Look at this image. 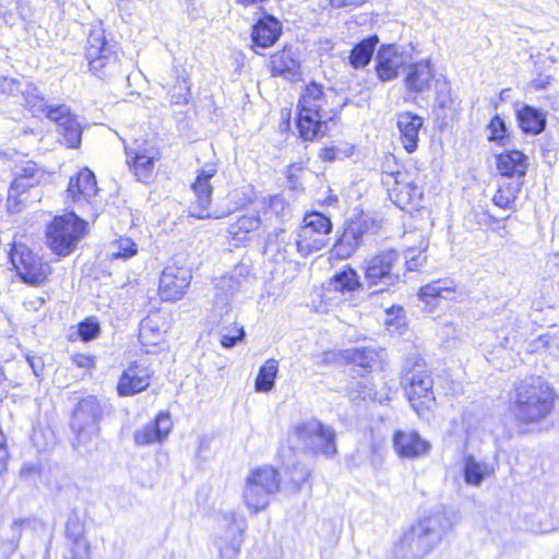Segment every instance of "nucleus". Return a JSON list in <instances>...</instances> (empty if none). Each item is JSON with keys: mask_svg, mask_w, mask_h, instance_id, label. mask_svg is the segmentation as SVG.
<instances>
[{"mask_svg": "<svg viewBox=\"0 0 559 559\" xmlns=\"http://www.w3.org/2000/svg\"><path fill=\"white\" fill-rule=\"evenodd\" d=\"M377 75L382 82L395 79L406 64L407 56L396 45L382 46L376 56Z\"/></svg>", "mask_w": 559, "mask_h": 559, "instance_id": "obj_21", "label": "nucleus"}, {"mask_svg": "<svg viewBox=\"0 0 559 559\" xmlns=\"http://www.w3.org/2000/svg\"><path fill=\"white\" fill-rule=\"evenodd\" d=\"M280 489L276 469L262 466L249 473L242 492L243 501L252 513H258L270 503V497Z\"/></svg>", "mask_w": 559, "mask_h": 559, "instance_id": "obj_8", "label": "nucleus"}, {"mask_svg": "<svg viewBox=\"0 0 559 559\" xmlns=\"http://www.w3.org/2000/svg\"><path fill=\"white\" fill-rule=\"evenodd\" d=\"M428 555V550L408 531L403 534L393 552L394 559H424Z\"/></svg>", "mask_w": 559, "mask_h": 559, "instance_id": "obj_37", "label": "nucleus"}, {"mask_svg": "<svg viewBox=\"0 0 559 559\" xmlns=\"http://www.w3.org/2000/svg\"><path fill=\"white\" fill-rule=\"evenodd\" d=\"M216 171L214 165H206L203 169L198 171L197 178L191 186L195 198L190 206L191 216L200 219L221 218L223 216L216 212H210L213 192L210 180L216 175Z\"/></svg>", "mask_w": 559, "mask_h": 559, "instance_id": "obj_15", "label": "nucleus"}, {"mask_svg": "<svg viewBox=\"0 0 559 559\" xmlns=\"http://www.w3.org/2000/svg\"><path fill=\"white\" fill-rule=\"evenodd\" d=\"M148 385L150 377L147 370L138 365H131L121 374L117 390L119 395L128 396L142 392Z\"/></svg>", "mask_w": 559, "mask_h": 559, "instance_id": "obj_28", "label": "nucleus"}, {"mask_svg": "<svg viewBox=\"0 0 559 559\" xmlns=\"http://www.w3.org/2000/svg\"><path fill=\"white\" fill-rule=\"evenodd\" d=\"M302 225L320 233L322 236L328 238V235L332 231L331 219L319 212H312L304 217Z\"/></svg>", "mask_w": 559, "mask_h": 559, "instance_id": "obj_47", "label": "nucleus"}, {"mask_svg": "<svg viewBox=\"0 0 559 559\" xmlns=\"http://www.w3.org/2000/svg\"><path fill=\"white\" fill-rule=\"evenodd\" d=\"M310 476V471L304 465H294L290 472V479L296 487H300Z\"/></svg>", "mask_w": 559, "mask_h": 559, "instance_id": "obj_58", "label": "nucleus"}, {"mask_svg": "<svg viewBox=\"0 0 559 559\" xmlns=\"http://www.w3.org/2000/svg\"><path fill=\"white\" fill-rule=\"evenodd\" d=\"M262 225L258 215H242L228 227V234L236 242H243L248 235L260 229Z\"/></svg>", "mask_w": 559, "mask_h": 559, "instance_id": "obj_39", "label": "nucleus"}, {"mask_svg": "<svg viewBox=\"0 0 559 559\" xmlns=\"http://www.w3.org/2000/svg\"><path fill=\"white\" fill-rule=\"evenodd\" d=\"M368 0H330L333 9H352L365 4Z\"/></svg>", "mask_w": 559, "mask_h": 559, "instance_id": "obj_62", "label": "nucleus"}, {"mask_svg": "<svg viewBox=\"0 0 559 559\" xmlns=\"http://www.w3.org/2000/svg\"><path fill=\"white\" fill-rule=\"evenodd\" d=\"M381 182L386 188L391 201L402 210L417 209L423 198V188L412 174L405 170L383 171Z\"/></svg>", "mask_w": 559, "mask_h": 559, "instance_id": "obj_9", "label": "nucleus"}, {"mask_svg": "<svg viewBox=\"0 0 559 559\" xmlns=\"http://www.w3.org/2000/svg\"><path fill=\"white\" fill-rule=\"evenodd\" d=\"M540 349L547 350L552 356H559V333L543 334L528 345V352L535 353Z\"/></svg>", "mask_w": 559, "mask_h": 559, "instance_id": "obj_48", "label": "nucleus"}, {"mask_svg": "<svg viewBox=\"0 0 559 559\" xmlns=\"http://www.w3.org/2000/svg\"><path fill=\"white\" fill-rule=\"evenodd\" d=\"M556 392L540 377L514 382L509 393V409L519 424H539L554 411Z\"/></svg>", "mask_w": 559, "mask_h": 559, "instance_id": "obj_3", "label": "nucleus"}, {"mask_svg": "<svg viewBox=\"0 0 559 559\" xmlns=\"http://www.w3.org/2000/svg\"><path fill=\"white\" fill-rule=\"evenodd\" d=\"M269 206L277 215H285V211L288 209L284 199L280 195L270 198Z\"/></svg>", "mask_w": 559, "mask_h": 559, "instance_id": "obj_61", "label": "nucleus"}, {"mask_svg": "<svg viewBox=\"0 0 559 559\" xmlns=\"http://www.w3.org/2000/svg\"><path fill=\"white\" fill-rule=\"evenodd\" d=\"M277 239L284 243L282 249L283 259L290 257V252L294 247L300 253V255L305 258L312 252L322 250L328 243V238L325 236H322L320 233H317L316 230L305 225L300 226L296 238L289 236L288 240L286 241V235L283 230H281V233L277 235Z\"/></svg>", "mask_w": 559, "mask_h": 559, "instance_id": "obj_17", "label": "nucleus"}, {"mask_svg": "<svg viewBox=\"0 0 559 559\" xmlns=\"http://www.w3.org/2000/svg\"><path fill=\"white\" fill-rule=\"evenodd\" d=\"M192 280L191 267L180 258L171 260L163 270L159 277L158 292L160 298L165 301H176L181 299Z\"/></svg>", "mask_w": 559, "mask_h": 559, "instance_id": "obj_13", "label": "nucleus"}, {"mask_svg": "<svg viewBox=\"0 0 559 559\" xmlns=\"http://www.w3.org/2000/svg\"><path fill=\"white\" fill-rule=\"evenodd\" d=\"M240 280L235 275H224L217 278L213 296L214 306L219 310L227 308L233 296L240 288Z\"/></svg>", "mask_w": 559, "mask_h": 559, "instance_id": "obj_35", "label": "nucleus"}, {"mask_svg": "<svg viewBox=\"0 0 559 559\" xmlns=\"http://www.w3.org/2000/svg\"><path fill=\"white\" fill-rule=\"evenodd\" d=\"M405 392L414 411L420 414L435 400L431 376L424 369H413L403 377Z\"/></svg>", "mask_w": 559, "mask_h": 559, "instance_id": "obj_16", "label": "nucleus"}, {"mask_svg": "<svg viewBox=\"0 0 559 559\" xmlns=\"http://www.w3.org/2000/svg\"><path fill=\"white\" fill-rule=\"evenodd\" d=\"M353 150L354 147L348 144H346L344 148L331 145L321 148L319 156L322 160L333 162L350 156L353 154Z\"/></svg>", "mask_w": 559, "mask_h": 559, "instance_id": "obj_52", "label": "nucleus"}, {"mask_svg": "<svg viewBox=\"0 0 559 559\" xmlns=\"http://www.w3.org/2000/svg\"><path fill=\"white\" fill-rule=\"evenodd\" d=\"M437 79L433 72V66L430 60L427 59L408 66L404 84L407 92L424 94L431 90Z\"/></svg>", "mask_w": 559, "mask_h": 559, "instance_id": "obj_24", "label": "nucleus"}, {"mask_svg": "<svg viewBox=\"0 0 559 559\" xmlns=\"http://www.w3.org/2000/svg\"><path fill=\"white\" fill-rule=\"evenodd\" d=\"M171 73L175 82L168 90L170 102L175 105L187 104L190 93V85L188 83L186 71L183 69L179 70L177 67H174Z\"/></svg>", "mask_w": 559, "mask_h": 559, "instance_id": "obj_44", "label": "nucleus"}, {"mask_svg": "<svg viewBox=\"0 0 559 559\" xmlns=\"http://www.w3.org/2000/svg\"><path fill=\"white\" fill-rule=\"evenodd\" d=\"M452 521L444 510H436L413 524L408 533L430 554L452 530Z\"/></svg>", "mask_w": 559, "mask_h": 559, "instance_id": "obj_11", "label": "nucleus"}, {"mask_svg": "<svg viewBox=\"0 0 559 559\" xmlns=\"http://www.w3.org/2000/svg\"><path fill=\"white\" fill-rule=\"evenodd\" d=\"M26 361L29 365L34 376L36 378H40L43 376L44 369H45V364H44L43 358L39 356H36V355L27 354Z\"/></svg>", "mask_w": 559, "mask_h": 559, "instance_id": "obj_59", "label": "nucleus"}, {"mask_svg": "<svg viewBox=\"0 0 559 559\" xmlns=\"http://www.w3.org/2000/svg\"><path fill=\"white\" fill-rule=\"evenodd\" d=\"M97 183L95 175L88 168L81 169L72 176L67 189V197L74 203L90 202L96 195Z\"/></svg>", "mask_w": 559, "mask_h": 559, "instance_id": "obj_27", "label": "nucleus"}, {"mask_svg": "<svg viewBox=\"0 0 559 559\" xmlns=\"http://www.w3.org/2000/svg\"><path fill=\"white\" fill-rule=\"evenodd\" d=\"M24 83L15 78L0 75V94L16 97L20 95Z\"/></svg>", "mask_w": 559, "mask_h": 559, "instance_id": "obj_54", "label": "nucleus"}, {"mask_svg": "<svg viewBox=\"0 0 559 559\" xmlns=\"http://www.w3.org/2000/svg\"><path fill=\"white\" fill-rule=\"evenodd\" d=\"M69 551L64 559H91V545L84 536V523L72 512L66 523Z\"/></svg>", "mask_w": 559, "mask_h": 559, "instance_id": "obj_22", "label": "nucleus"}, {"mask_svg": "<svg viewBox=\"0 0 559 559\" xmlns=\"http://www.w3.org/2000/svg\"><path fill=\"white\" fill-rule=\"evenodd\" d=\"M396 127L400 140L407 153H414L418 148L419 132L424 127V118L412 111L396 114Z\"/></svg>", "mask_w": 559, "mask_h": 559, "instance_id": "obj_25", "label": "nucleus"}, {"mask_svg": "<svg viewBox=\"0 0 559 559\" xmlns=\"http://www.w3.org/2000/svg\"><path fill=\"white\" fill-rule=\"evenodd\" d=\"M78 332L82 341L88 342L97 337L100 332V326L95 318H87L79 323Z\"/></svg>", "mask_w": 559, "mask_h": 559, "instance_id": "obj_53", "label": "nucleus"}, {"mask_svg": "<svg viewBox=\"0 0 559 559\" xmlns=\"http://www.w3.org/2000/svg\"><path fill=\"white\" fill-rule=\"evenodd\" d=\"M534 79L527 84V92H539L546 90L554 81V73H534Z\"/></svg>", "mask_w": 559, "mask_h": 559, "instance_id": "obj_57", "label": "nucleus"}, {"mask_svg": "<svg viewBox=\"0 0 559 559\" xmlns=\"http://www.w3.org/2000/svg\"><path fill=\"white\" fill-rule=\"evenodd\" d=\"M85 59L90 71L99 79H106L121 72V61L115 45L107 40L105 29L100 24L90 28Z\"/></svg>", "mask_w": 559, "mask_h": 559, "instance_id": "obj_4", "label": "nucleus"}, {"mask_svg": "<svg viewBox=\"0 0 559 559\" xmlns=\"http://www.w3.org/2000/svg\"><path fill=\"white\" fill-rule=\"evenodd\" d=\"M173 428L170 415L160 412L154 420L136 429L133 433L134 443L138 447H145L153 443H162Z\"/></svg>", "mask_w": 559, "mask_h": 559, "instance_id": "obj_23", "label": "nucleus"}, {"mask_svg": "<svg viewBox=\"0 0 559 559\" xmlns=\"http://www.w3.org/2000/svg\"><path fill=\"white\" fill-rule=\"evenodd\" d=\"M436 92V104L439 108H449L453 100L451 95V87L450 83L447 81L445 78H438L437 81H435L433 86Z\"/></svg>", "mask_w": 559, "mask_h": 559, "instance_id": "obj_50", "label": "nucleus"}, {"mask_svg": "<svg viewBox=\"0 0 559 559\" xmlns=\"http://www.w3.org/2000/svg\"><path fill=\"white\" fill-rule=\"evenodd\" d=\"M282 33L281 23L272 15L260 19L252 27L251 38L254 47L269 48Z\"/></svg>", "mask_w": 559, "mask_h": 559, "instance_id": "obj_29", "label": "nucleus"}, {"mask_svg": "<svg viewBox=\"0 0 559 559\" xmlns=\"http://www.w3.org/2000/svg\"><path fill=\"white\" fill-rule=\"evenodd\" d=\"M271 71L273 76L292 79L298 74L299 61L290 48H284L271 57Z\"/></svg>", "mask_w": 559, "mask_h": 559, "instance_id": "obj_32", "label": "nucleus"}, {"mask_svg": "<svg viewBox=\"0 0 559 559\" xmlns=\"http://www.w3.org/2000/svg\"><path fill=\"white\" fill-rule=\"evenodd\" d=\"M516 119L521 130L526 134H540L547 126L546 112L526 104L516 110Z\"/></svg>", "mask_w": 559, "mask_h": 559, "instance_id": "obj_30", "label": "nucleus"}, {"mask_svg": "<svg viewBox=\"0 0 559 559\" xmlns=\"http://www.w3.org/2000/svg\"><path fill=\"white\" fill-rule=\"evenodd\" d=\"M105 413V404L96 396L88 395L79 401L71 418V430L75 435L73 445L85 447L99 432V421Z\"/></svg>", "mask_w": 559, "mask_h": 559, "instance_id": "obj_7", "label": "nucleus"}, {"mask_svg": "<svg viewBox=\"0 0 559 559\" xmlns=\"http://www.w3.org/2000/svg\"><path fill=\"white\" fill-rule=\"evenodd\" d=\"M48 118L57 123V131L68 147L75 148L80 145L81 126L68 106L56 105V108L48 110Z\"/></svg>", "mask_w": 559, "mask_h": 559, "instance_id": "obj_19", "label": "nucleus"}, {"mask_svg": "<svg viewBox=\"0 0 559 559\" xmlns=\"http://www.w3.org/2000/svg\"><path fill=\"white\" fill-rule=\"evenodd\" d=\"M10 260L24 282L33 286L43 284L50 274V266L24 245H14L10 251Z\"/></svg>", "mask_w": 559, "mask_h": 559, "instance_id": "obj_12", "label": "nucleus"}, {"mask_svg": "<svg viewBox=\"0 0 559 559\" xmlns=\"http://www.w3.org/2000/svg\"><path fill=\"white\" fill-rule=\"evenodd\" d=\"M45 302L46 298L44 296H33L27 298L23 305L28 311H38Z\"/></svg>", "mask_w": 559, "mask_h": 559, "instance_id": "obj_63", "label": "nucleus"}, {"mask_svg": "<svg viewBox=\"0 0 559 559\" xmlns=\"http://www.w3.org/2000/svg\"><path fill=\"white\" fill-rule=\"evenodd\" d=\"M292 448L332 457L336 454L335 432L317 419L300 421L288 436Z\"/></svg>", "mask_w": 559, "mask_h": 559, "instance_id": "obj_5", "label": "nucleus"}, {"mask_svg": "<svg viewBox=\"0 0 559 559\" xmlns=\"http://www.w3.org/2000/svg\"><path fill=\"white\" fill-rule=\"evenodd\" d=\"M344 359L367 371L380 358V353L370 347H355L346 349L343 354Z\"/></svg>", "mask_w": 559, "mask_h": 559, "instance_id": "obj_43", "label": "nucleus"}, {"mask_svg": "<svg viewBox=\"0 0 559 559\" xmlns=\"http://www.w3.org/2000/svg\"><path fill=\"white\" fill-rule=\"evenodd\" d=\"M20 94L24 105L34 115L45 114L48 118V110L56 108V105H48L45 102L44 97L39 95L37 87L32 83L25 82Z\"/></svg>", "mask_w": 559, "mask_h": 559, "instance_id": "obj_42", "label": "nucleus"}, {"mask_svg": "<svg viewBox=\"0 0 559 559\" xmlns=\"http://www.w3.org/2000/svg\"><path fill=\"white\" fill-rule=\"evenodd\" d=\"M493 472L492 465L485 461H477L472 454L463 457V476L467 485L478 487Z\"/></svg>", "mask_w": 559, "mask_h": 559, "instance_id": "obj_33", "label": "nucleus"}, {"mask_svg": "<svg viewBox=\"0 0 559 559\" xmlns=\"http://www.w3.org/2000/svg\"><path fill=\"white\" fill-rule=\"evenodd\" d=\"M557 59L552 56L538 53L534 61L533 73H554Z\"/></svg>", "mask_w": 559, "mask_h": 559, "instance_id": "obj_56", "label": "nucleus"}, {"mask_svg": "<svg viewBox=\"0 0 559 559\" xmlns=\"http://www.w3.org/2000/svg\"><path fill=\"white\" fill-rule=\"evenodd\" d=\"M488 130L490 132L488 135L489 141L502 142L504 140L507 127L504 120L500 116L497 115L490 120Z\"/></svg>", "mask_w": 559, "mask_h": 559, "instance_id": "obj_55", "label": "nucleus"}, {"mask_svg": "<svg viewBox=\"0 0 559 559\" xmlns=\"http://www.w3.org/2000/svg\"><path fill=\"white\" fill-rule=\"evenodd\" d=\"M278 372V361L276 359H267L260 367L254 388L257 392H269L273 389Z\"/></svg>", "mask_w": 559, "mask_h": 559, "instance_id": "obj_45", "label": "nucleus"}, {"mask_svg": "<svg viewBox=\"0 0 559 559\" xmlns=\"http://www.w3.org/2000/svg\"><path fill=\"white\" fill-rule=\"evenodd\" d=\"M138 252L136 243L128 237H121L117 239L112 246L110 251L111 259H130L135 255Z\"/></svg>", "mask_w": 559, "mask_h": 559, "instance_id": "obj_49", "label": "nucleus"}, {"mask_svg": "<svg viewBox=\"0 0 559 559\" xmlns=\"http://www.w3.org/2000/svg\"><path fill=\"white\" fill-rule=\"evenodd\" d=\"M73 364L79 368L92 369L95 367L94 357L85 354H75L71 357Z\"/></svg>", "mask_w": 559, "mask_h": 559, "instance_id": "obj_60", "label": "nucleus"}, {"mask_svg": "<svg viewBox=\"0 0 559 559\" xmlns=\"http://www.w3.org/2000/svg\"><path fill=\"white\" fill-rule=\"evenodd\" d=\"M362 236L364 230L360 224L350 223L346 225L334 246L335 254L341 259L349 258L361 245Z\"/></svg>", "mask_w": 559, "mask_h": 559, "instance_id": "obj_31", "label": "nucleus"}, {"mask_svg": "<svg viewBox=\"0 0 559 559\" xmlns=\"http://www.w3.org/2000/svg\"><path fill=\"white\" fill-rule=\"evenodd\" d=\"M86 234V222L73 212L56 216L46 228L49 249L59 257L70 255Z\"/></svg>", "mask_w": 559, "mask_h": 559, "instance_id": "obj_6", "label": "nucleus"}, {"mask_svg": "<svg viewBox=\"0 0 559 559\" xmlns=\"http://www.w3.org/2000/svg\"><path fill=\"white\" fill-rule=\"evenodd\" d=\"M45 171L36 163L27 160L16 167L14 180L8 190L7 207L10 213H19L29 200V190L37 187Z\"/></svg>", "mask_w": 559, "mask_h": 559, "instance_id": "obj_10", "label": "nucleus"}, {"mask_svg": "<svg viewBox=\"0 0 559 559\" xmlns=\"http://www.w3.org/2000/svg\"><path fill=\"white\" fill-rule=\"evenodd\" d=\"M418 296L427 304L435 298L455 300L457 298L456 285L450 278L432 281L420 288Z\"/></svg>", "mask_w": 559, "mask_h": 559, "instance_id": "obj_34", "label": "nucleus"}, {"mask_svg": "<svg viewBox=\"0 0 559 559\" xmlns=\"http://www.w3.org/2000/svg\"><path fill=\"white\" fill-rule=\"evenodd\" d=\"M344 104L333 88L323 90L311 82L305 87L298 103L297 127L305 141H314L329 133V123L334 122Z\"/></svg>", "mask_w": 559, "mask_h": 559, "instance_id": "obj_2", "label": "nucleus"}, {"mask_svg": "<svg viewBox=\"0 0 559 559\" xmlns=\"http://www.w3.org/2000/svg\"><path fill=\"white\" fill-rule=\"evenodd\" d=\"M428 242L420 241L418 253L415 248H408L404 253L395 249L382 250L365 260L364 280L373 292L388 290L390 287L404 282L408 271H415L426 262Z\"/></svg>", "mask_w": 559, "mask_h": 559, "instance_id": "obj_1", "label": "nucleus"}, {"mask_svg": "<svg viewBox=\"0 0 559 559\" xmlns=\"http://www.w3.org/2000/svg\"><path fill=\"white\" fill-rule=\"evenodd\" d=\"M218 524L221 533L215 544L221 559H237L242 544V535L247 527L246 521L230 511L219 515Z\"/></svg>", "mask_w": 559, "mask_h": 559, "instance_id": "obj_14", "label": "nucleus"}, {"mask_svg": "<svg viewBox=\"0 0 559 559\" xmlns=\"http://www.w3.org/2000/svg\"><path fill=\"white\" fill-rule=\"evenodd\" d=\"M497 169L502 177L523 181L528 169V157L521 151H506L496 157Z\"/></svg>", "mask_w": 559, "mask_h": 559, "instance_id": "obj_26", "label": "nucleus"}, {"mask_svg": "<svg viewBox=\"0 0 559 559\" xmlns=\"http://www.w3.org/2000/svg\"><path fill=\"white\" fill-rule=\"evenodd\" d=\"M127 164L138 181L148 182L153 175L155 152L145 141L135 140L132 145L124 143Z\"/></svg>", "mask_w": 559, "mask_h": 559, "instance_id": "obj_18", "label": "nucleus"}, {"mask_svg": "<svg viewBox=\"0 0 559 559\" xmlns=\"http://www.w3.org/2000/svg\"><path fill=\"white\" fill-rule=\"evenodd\" d=\"M377 44L378 37L369 36L368 38L355 45L349 56L350 66L355 69H360L369 64Z\"/></svg>", "mask_w": 559, "mask_h": 559, "instance_id": "obj_40", "label": "nucleus"}, {"mask_svg": "<svg viewBox=\"0 0 559 559\" xmlns=\"http://www.w3.org/2000/svg\"><path fill=\"white\" fill-rule=\"evenodd\" d=\"M362 283L359 281L358 273L350 266H346L336 272L328 282L326 290L336 293H353L360 288Z\"/></svg>", "mask_w": 559, "mask_h": 559, "instance_id": "obj_36", "label": "nucleus"}, {"mask_svg": "<svg viewBox=\"0 0 559 559\" xmlns=\"http://www.w3.org/2000/svg\"><path fill=\"white\" fill-rule=\"evenodd\" d=\"M163 338V332L153 319L143 320L139 329V340L144 346L157 345Z\"/></svg>", "mask_w": 559, "mask_h": 559, "instance_id": "obj_46", "label": "nucleus"}, {"mask_svg": "<svg viewBox=\"0 0 559 559\" xmlns=\"http://www.w3.org/2000/svg\"><path fill=\"white\" fill-rule=\"evenodd\" d=\"M523 183L516 180L501 182L492 198L493 204L504 210L513 209Z\"/></svg>", "mask_w": 559, "mask_h": 559, "instance_id": "obj_41", "label": "nucleus"}, {"mask_svg": "<svg viewBox=\"0 0 559 559\" xmlns=\"http://www.w3.org/2000/svg\"><path fill=\"white\" fill-rule=\"evenodd\" d=\"M393 448L402 459L415 460L429 453L431 444L415 430H396L392 438Z\"/></svg>", "mask_w": 559, "mask_h": 559, "instance_id": "obj_20", "label": "nucleus"}, {"mask_svg": "<svg viewBox=\"0 0 559 559\" xmlns=\"http://www.w3.org/2000/svg\"><path fill=\"white\" fill-rule=\"evenodd\" d=\"M246 333L242 326L237 324L224 326L221 330V344L225 348L234 347L238 342L242 341Z\"/></svg>", "mask_w": 559, "mask_h": 559, "instance_id": "obj_51", "label": "nucleus"}, {"mask_svg": "<svg viewBox=\"0 0 559 559\" xmlns=\"http://www.w3.org/2000/svg\"><path fill=\"white\" fill-rule=\"evenodd\" d=\"M428 555V550L408 531L403 534L393 552L394 559H424Z\"/></svg>", "mask_w": 559, "mask_h": 559, "instance_id": "obj_38", "label": "nucleus"}, {"mask_svg": "<svg viewBox=\"0 0 559 559\" xmlns=\"http://www.w3.org/2000/svg\"><path fill=\"white\" fill-rule=\"evenodd\" d=\"M8 459V449H0V475L7 469Z\"/></svg>", "mask_w": 559, "mask_h": 559, "instance_id": "obj_64", "label": "nucleus"}]
</instances>
